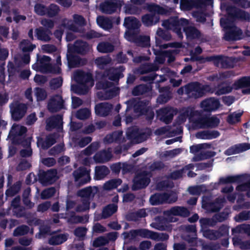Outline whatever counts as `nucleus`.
I'll use <instances>...</instances> for the list:
<instances>
[{
  "label": "nucleus",
  "mask_w": 250,
  "mask_h": 250,
  "mask_svg": "<svg viewBox=\"0 0 250 250\" xmlns=\"http://www.w3.org/2000/svg\"><path fill=\"white\" fill-rule=\"evenodd\" d=\"M147 9L150 12L142 16L141 20L143 24L147 27L156 24L160 21V15L167 13V10L164 7L155 3L147 4Z\"/></svg>",
  "instance_id": "f257e3e1"
},
{
  "label": "nucleus",
  "mask_w": 250,
  "mask_h": 250,
  "mask_svg": "<svg viewBox=\"0 0 250 250\" xmlns=\"http://www.w3.org/2000/svg\"><path fill=\"white\" fill-rule=\"evenodd\" d=\"M211 89V87L209 85H202L197 82L188 83L185 86L186 93L188 95L191 93L195 98L203 97L207 93L210 92Z\"/></svg>",
  "instance_id": "f03ea898"
},
{
  "label": "nucleus",
  "mask_w": 250,
  "mask_h": 250,
  "mask_svg": "<svg viewBox=\"0 0 250 250\" xmlns=\"http://www.w3.org/2000/svg\"><path fill=\"white\" fill-rule=\"evenodd\" d=\"M188 20L184 18L179 19L174 17L165 20L162 23L163 26L167 30H171L179 36H182V27L188 24Z\"/></svg>",
  "instance_id": "7ed1b4c3"
},
{
  "label": "nucleus",
  "mask_w": 250,
  "mask_h": 250,
  "mask_svg": "<svg viewBox=\"0 0 250 250\" xmlns=\"http://www.w3.org/2000/svg\"><path fill=\"white\" fill-rule=\"evenodd\" d=\"M127 107L126 111L133 108L135 113L140 115H143L148 112L150 101L145 99L143 100H137L135 99H130L126 102Z\"/></svg>",
  "instance_id": "20e7f679"
},
{
  "label": "nucleus",
  "mask_w": 250,
  "mask_h": 250,
  "mask_svg": "<svg viewBox=\"0 0 250 250\" xmlns=\"http://www.w3.org/2000/svg\"><path fill=\"white\" fill-rule=\"evenodd\" d=\"M124 25L126 28L125 34L127 38H129L130 37H134L135 34L139 32L141 24L136 18L128 17L125 18Z\"/></svg>",
  "instance_id": "39448f33"
},
{
  "label": "nucleus",
  "mask_w": 250,
  "mask_h": 250,
  "mask_svg": "<svg viewBox=\"0 0 250 250\" xmlns=\"http://www.w3.org/2000/svg\"><path fill=\"white\" fill-rule=\"evenodd\" d=\"M38 178L42 185H51L58 179L57 171L56 169H50L47 171L40 169L38 173Z\"/></svg>",
  "instance_id": "423d86ee"
},
{
  "label": "nucleus",
  "mask_w": 250,
  "mask_h": 250,
  "mask_svg": "<svg viewBox=\"0 0 250 250\" xmlns=\"http://www.w3.org/2000/svg\"><path fill=\"white\" fill-rule=\"evenodd\" d=\"M124 4V0H106L101 6V11L106 14H112L120 10Z\"/></svg>",
  "instance_id": "0eeeda50"
},
{
  "label": "nucleus",
  "mask_w": 250,
  "mask_h": 250,
  "mask_svg": "<svg viewBox=\"0 0 250 250\" xmlns=\"http://www.w3.org/2000/svg\"><path fill=\"white\" fill-rule=\"evenodd\" d=\"M10 108L12 118L15 121H18L22 118L27 111L26 105L18 101L12 103Z\"/></svg>",
  "instance_id": "6e6552de"
},
{
  "label": "nucleus",
  "mask_w": 250,
  "mask_h": 250,
  "mask_svg": "<svg viewBox=\"0 0 250 250\" xmlns=\"http://www.w3.org/2000/svg\"><path fill=\"white\" fill-rule=\"evenodd\" d=\"M75 181L78 187H81L89 183L91 180L89 172L85 167H80L73 172Z\"/></svg>",
  "instance_id": "1a4fd4ad"
},
{
  "label": "nucleus",
  "mask_w": 250,
  "mask_h": 250,
  "mask_svg": "<svg viewBox=\"0 0 250 250\" xmlns=\"http://www.w3.org/2000/svg\"><path fill=\"white\" fill-rule=\"evenodd\" d=\"M150 179L145 172H140L134 177L133 180L132 190L136 191L146 188L149 184Z\"/></svg>",
  "instance_id": "9d476101"
},
{
  "label": "nucleus",
  "mask_w": 250,
  "mask_h": 250,
  "mask_svg": "<svg viewBox=\"0 0 250 250\" xmlns=\"http://www.w3.org/2000/svg\"><path fill=\"white\" fill-rule=\"evenodd\" d=\"M228 14V17L232 20L241 19L243 20H249L250 19V14L236 7L228 4L226 8Z\"/></svg>",
  "instance_id": "9b49d317"
},
{
  "label": "nucleus",
  "mask_w": 250,
  "mask_h": 250,
  "mask_svg": "<svg viewBox=\"0 0 250 250\" xmlns=\"http://www.w3.org/2000/svg\"><path fill=\"white\" fill-rule=\"evenodd\" d=\"M220 119L216 116H203L198 118L196 123L201 128H215L218 126Z\"/></svg>",
  "instance_id": "f8f14e48"
},
{
  "label": "nucleus",
  "mask_w": 250,
  "mask_h": 250,
  "mask_svg": "<svg viewBox=\"0 0 250 250\" xmlns=\"http://www.w3.org/2000/svg\"><path fill=\"white\" fill-rule=\"evenodd\" d=\"M64 108V101L61 96L56 94L49 99L47 109L50 112L56 113Z\"/></svg>",
  "instance_id": "ddd939ff"
},
{
  "label": "nucleus",
  "mask_w": 250,
  "mask_h": 250,
  "mask_svg": "<svg viewBox=\"0 0 250 250\" xmlns=\"http://www.w3.org/2000/svg\"><path fill=\"white\" fill-rule=\"evenodd\" d=\"M221 104L219 99L215 97L208 98L202 101L201 107L206 112H211L217 110Z\"/></svg>",
  "instance_id": "4468645a"
},
{
  "label": "nucleus",
  "mask_w": 250,
  "mask_h": 250,
  "mask_svg": "<svg viewBox=\"0 0 250 250\" xmlns=\"http://www.w3.org/2000/svg\"><path fill=\"white\" fill-rule=\"evenodd\" d=\"M74 52H70L67 50L66 55L68 66L70 68L79 67L86 64L87 60L74 55Z\"/></svg>",
  "instance_id": "2eb2a0df"
},
{
  "label": "nucleus",
  "mask_w": 250,
  "mask_h": 250,
  "mask_svg": "<svg viewBox=\"0 0 250 250\" xmlns=\"http://www.w3.org/2000/svg\"><path fill=\"white\" fill-rule=\"evenodd\" d=\"M234 90L250 87L242 90L243 94H250V76H243L234 81L233 83Z\"/></svg>",
  "instance_id": "dca6fc26"
},
{
  "label": "nucleus",
  "mask_w": 250,
  "mask_h": 250,
  "mask_svg": "<svg viewBox=\"0 0 250 250\" xmlns=\"http://www.w3.org/2000/svg\"><path fill=\"white\" fill-rule=\"evenodd\" d=\"M74 80L82 86H85L89 83H93L92 75L90 73L85 72L82 70L75 72L74 76Z\"/></svg>",
  "instance_id": "f3484780"
},
{
  "label": "nucleus",
  "mask_w": 250,
  "mask_h": 250,
  "mask_svg": "<svg viewBox=\"0 0 250 250\" xmlns=\"http://www.w3.org/2000/svg\"><path fill=\"white\" fill-rule=\"evenodd\" d=\"M89 45L86 42L77 40L74 44L68 48L70 52H74L81 55H85L89 51Z\"/></svg>",
  "instance_id": "a211bd4d"
},
{
  "label": "nucleus",
  "mask_w": 250,
  "mask_h": 250,
  "mask_svg": "<svg viewBox=\"0 0 250 250\" xmlns=\"http://www.w3.org/2000/svg\"><path fill=\"white\" fill-rule=\"evenodd\" d=\"M164 214L167 216L174 215L187 217L190 215V212L186 207L175 206L165 210L164 212Z\"/></svg>",
  "instance_id": "6ab92c4d"
},
{
  "label": "nucleus",
  "mask_w": 250,
  "mask_h": 250,
  "mask_svg": "<svg viewBox=\"0 0 250 250\" xmlns=\"http://www.w3.org/2000/svg\"><path fill=\"white\" fill-rule=\"evenodd\" d=\"M125 69V67L123 65L115 68H111L107 70L106 75L109 80L118 82L120 79L124 77L123 72Z\"/></svg>",
  "instance_id": "aec40b11"
},
{
  "label": "nucleus",
  "mask_w": 250,
  "mask_h": 250,
  "mask_svg": "<svg viewBox=\"0 0 250 250\" xmlns=\"http://www.w3.org/2000/svg\"><path fill=\"white\" fill-rule=\"evenodd\" d=\"M113 106L108 103H101L96 104L95 106V114L100 117H106L109 115Z\"/></svg>",
  "instance_id": "412c9836"
},
{
  "label": "nucleus",
  "mask_w": 250,
  "mask_h": 250,
  "mask_svg": "<svg viewBox=\"0 0 250 250\" xmlns=\"http://www.w3.org/2000/svg\"><path fill=\"white\" fill-rule=\"evenodd\" d=\"M242 31L241 29L234 25L227 30L224 39L227 41H238L242 39Z\"/></svg>",
  "instance_id": "4be33fe9"
},
{
  "label": "nucleus",
  "mask_w": 250,
  "mask_h": 250,
  "mask_svg": "<svg viewBox=\"0 0 250 250\" xmlns=\"http://www.w3.org/2000/svg\"><path fill=\"white\" fill-rule=\"evenodd\" d=\"M160 120L165 124L168 125L171 123L174 115V110L171 107L161 108L159 111Z\"/></svg>",
  "instance_id": "5701e85b"
},
{
  "label": "nucleus",
  "mask_w": 250,
  "mask_h": 250,
  "mask_svg": "<svg viewBox=\"0 0 250 250\" xmlns=\"http://www.w3.org/2000/svg\"><path fill=\"white\" fill-rule=\"evenodd\" d=\"M112 154L110 148L103 149L97 152L93 157L96 163H104L110 160Z\"/></svg>",
  "instance_id": "b1692460"
},
{
  "label": "nucleus",
  "mask_w": 250,
  "mask_h": 250,
  "mask_svg": "<svg viewBox=\"0 0 250 250\" xmlns=\"http://www.w3.org/2000/svg\"><path fill=\"white\" fill-rule=\"evenodd\" d=\"M56 142L54 136L53 134H49L47 135L45 139L39 137L37 138V144L39 147H41L42 149L46 150Z\"/></svg>",
  "instance_id": "393cba45"
},
{
  "label": "nucleus",
  "mask_w": 250,
  "mask_h": 250,
  "mask_svg": "<svg viewBox=\"0 0 250 250\" xmlns=\"http://www.w3.org/2000/svg\"><path fill=\"white\" fill-rule=\"evenodd\" d=\"M250 149V144L241 143L232 146L225 151L227 156L238 154Z\"/></svg>",
  "instance_id": "a878e982"
},
{
  "label": "nucleus",
  "mask_w": 250,
  "mask_h": 250,
  "mask_svg": "<svg viewBox=\"0 0 250 250\" xmlns=\"http://www.w3.org/2000/svg\"><path fill=\"white\" fill-rule=\"evenodd\" d=\"M62 117L60 115H57L52 118L47 122L46 129L47 130H51L56 128L59 130L62 129Z\"/></svg>",
  "instance_id": "bb28decb"
},
{
  "label": "nucleus",
  "mask_w": 250,
  "mask_h": 250,
  "mask_svg": "<svg viewBox=\"0 0 250 250\" xmlns=\"http://www.w3.org/2000/svg\"><path fill=\"white\" fill-rule=\"evenodd\" d=\"M131 239H134L137 236L153 240L154 231L146 229H139L130 230Z\"/></svg>",
  "instance_id": "cd10ccee"
},
{
  "label": "nucleus",
  "mask_w": 250,
  "mask_h": 250,
  "mask_svg": "<svg viewBox=\"0 0 250 250\" xmlns=\"http://www.w3.org/2000/svg\"><path fill=\"white\" fill-rule=\"evenodd\" d=\"M128 39L132 41L138 46L147 47L150 45V37L148 36H138V33H136L134 37H130Z\"/></svg>",
  "instance_id": "c85d7f7f"
},
{
  "label": "nucleus",
  "mask_w": 250,
  "mask_h": 250,
  "mask_svg": "<svg viewBox=\"0 0 250 250\" xmlns=\"http://www.w3.org/2000/svg\"><path fill=\"white\" fill-rule=\"evenodd\" d=\"M169 197L167 193H156L152 195L149 199L151 205L155 206L166 203Z\"/></svg>",
  "instance_id": "c756f323"
},
{
  "label": "nucleus",
  "mask_w": 250,
  "mask_h": 250,
  "mask_svg": "<svg viewBox=\"0 0 250 250\" xmlns=\"http://www.w3.org/2000/svg\"><path fill=\"white\" fill-rule=\"evenodd\" d=\"M244 180V176L243 175H236L233 176H228L226 177H221L219 179V183L220 184H227L230 183H241Z\"/></svg>",
  "instance_id": "7c9ffc66"
},
{
  "label": "nucleus",
  "mask_w": 250,
  "mask_h": 250,
  "mask_svg": "<svg viewBox=\"0 0 250 250\" xmlns=\"http://www.w3.org/2000/svg\"><path fill=\"white\" fill-rule=\"evenodd\" d=\"M223 199L218 198L214 202L207 203L205 208L210 212H218L223 207Z\"/></svg>",
  "instance_id": "2f4dec72"
},
{
  "label": "nucleus",
  "mask_w": 250,
  "mask_h": 250,
  "mask_svg": "<svg viewBox=\"0 0 250 250\" xmlns=\"http://www.w3.org/2000/svg\"><path fill=\"white\" fill-rule=\"evenodd\" d=\"M184 31L187 37L189 39H198L201 37V33L194 26H188L184 27Z\"/></svg>",
  "instance_id": "473e14b6"
},
{
  "label": "nucleus",
  "mask_w": 250,
  "mask_h": 250,
  "mask_svg": "<svg viewBox=\"0 0 250 250\" xmlns=\"http://www.w3.org/2000/svg\"><path fill=\"white\" fill-rule=\"evenodd\" d=\"M157 70V68L154 64L145 62L141 64L140 66L137 68L136 72L138 74L143 75L151 72L155 71Z\"/></svg>",
  "instance_id": "72a5a7b5"
},
{
  "label": "nucleus",
  "mask_w": 250,
  "mask_h": 250,
  "mask_svg": "<svg viewBox=\"0 0 250 250\" xmlns=\"http://www.w3.org/2000/svg\"><path fill=\"white\" fill-rule=\"evenodd\" d=\"M51 31L48 29L39 27L36 29V36L39 40L48 42L50 40L49 34Z\"/></svg>",
  "instance_id": "f704fd0d"
},
{
  "label": "nucleus",
  "mask_w": 250,
  "mask_h": 250,
  "mask_svg": "<svg viewBox=\"0 0 250 250\" xmlns=\"http://www.w3.org/2000/svg\"><path fill=\"white\" fill-rule=\"evenodd\" d=\"M98 25L105 30H108L112 28L113 22L112 21L103 16H99L97 19Z\"/></svg>",
  "instance_id": "c9c22d12"
},
{
  "label": "nucleus",
  "mask_w": 250,
  "mask_h": 250,
  "mask_svg": "<svg viewBox=\"0 0 250 250\" xmlns=\"http://www.w3.org/2000/svg\"><path fill=\"white\" fill-rule=\"evenodd\" d=\"M88 219V217L86 215L84 216L76 215L74 211H71L69 212L67 221L70 224H79L87 222Z\"/></svg>",
  "instance_id": "e433bc0d"
},
{
  "label": "nucleus",
  "mask_w": 250,
  "mask_h": 250,
  "mask_svg": "<svg viewBox=\"0 0 250 250\" xmlns=\"http://www.w3.org/2000/svg\"><path fill=\"white\" fill-rule=\"evenodd\" d=\"M118 210L117 205L114 204H110L104 207L102 210V218L106 219L111 216Z\"/></svg>",
  "instance_id": "4c0bfd02"
},
{
  "label": "nucleus",
  "mask_w": 250,
  "mask_h": 250,
  "mask_svg": "<svg viewBox=\"0 0 250 250\" xmlns=\"http://www.w3.org/2000/svg\"><path fill=\"white\" fill-rule=\"evenodd\" d=\"M110 171L105 166H97L95 167V179L100 180L109 174Z\"/></svg>",
  "instance_id": "58836bf2"
},
{
  "label": "nucleus",
  "mask_w": 250,
  "mask_h": 250,
  "mask_svg": "<svg viewBox=\"0 0 250 250\" xmlns=\"http://www.w3.org/2000/svg\"><path fill=\"white\" fill-rule=\"evenodd\" d=\"M151 90L149 85L140 84L135 86L132 90V94L134 96H140L148 92Z\"/></svg>",
  "instance_id": "ea45409f"
},
{
  "label": "nucleus",
  "mask_w": 250,
  "mask_h": 250,
  "mask_svg": "<svg viewBox=\"0 0 250 250\" xmlns=\"http://www.w3.org/2000/svg\"><path fill=\"white\" fill-rule=\"evenodd\" d=\"M160 92H164V93L160 94L157 97V102L159 104L167 103L171 98L170 92L166 87L162 88Z\"/></svg>",
  "instance_id": "a19ab883"
},
{
  "label": "nucleus",
  "mask_w": 250,
  "mask_h": 250,
  "mask_svg": "<svg viewBox=\"0 0 250 250\" xmlns=\"http://www.w3.org/2000/svg\"><path fill=\"white\" fill-rule=\"evenodd\" d=\"M224 84H225V82H222L217 85V90L215 92V95L220 96L228 94L231 92L232 90L234 89L233 84L230 86L228 83V85L223 86L222 85Z\"/></svg>",
  "instance_id": "79ce46f5"
},
{
  "label": "nucleus",
  "mask_w": 250,
  "mask_h": 250,
  "mask_svg": "<svg viewBox=\"0 0 250 250\" xmlns=\"http://www.w3.org/2000/svg\"><path fill=\"white\" fill-rule=\"evenodd\" d=\"M67 237L64 234H59L52 236L49 239L48 243L51 245H58L67 240Z\"/></svg>",
  "instance_id": "37998d69"
},
{
  "label": "nucleus",
  "mask_w": 250,
  "mask_h": 250,
  "mask_svg": "<svg viewBox=\"0 0 250 250\" xmlns=\"http://www.w3.org/2000/svg\"><path fill=\"white\" fill-rule=\"evenodd\" d=\"M21 187V182L20 181H17L11 187L5 191V194L7 197H13L17 194L20 190Z\"/></svg>",
  "instance_id": "c03bdc74"
},
{
  "label": "nucleus",
  "mask_w": 250,
  "mask_h": 250,
  "mask_svg": "<svg viewBox=\"0 0 250 250\" xmlns=\"http://www.w3.org/2000/svg\"><path fill=\"white\" fill-rule=\"evenodd\" d=\"M122 183V180L121 179H111L104 183L103 188L105 190H110L116 188Z\"/></svg>",
  "instance_id": "a18cd8bd"
},
{
  "label": "nucleus",
  "mask_w": 250,
  "mask_h": 250,
  "mask_svg": "<svg viewBox=\"0 0 250 250\" xmlns=\"http://www.w3.org/2000/svg\"><path fill=\"white\" fill-rule=\"evenodd\" d=\"M97 49L101 53H109L113 51L114 46L108 42H101L98 44Z\"/></svg>",
  "instance_id": "49530a36"
},
{
  "label": "nucleus",
  "mask_w": 250,
  "mask_h": 250,
  "mask_svg": "<svg viewBox=\"0 0 250 250\" xmlns=\"http://www.w3.org/2000/svg\"><path fill=\"white\" fill-rule=\"evenodd\" d=\"M243 114V111H239L238 112H234L229 114L227 119V122L231 125H234L241 121V117Z\"/></svg>",
  "instance_id": "de8ad7c7"
},
{
  "label": "nucleus",
  "mask_w": 250,
  "mask_h": 250,
  "mask_svg": "<svg viewBox=\"0 0 250 250\" xmlns=\"http://www.w3.org/2000/svg\"><path fill=\"white\" fill-rule=\"evenodd\" d=\"M92 193V189L91 186L85 188L78 191L77 195L82 197V199L90 200V196Z\"/></svg>",
  "instance_id": "09e8293b"
},
{
  "label": "nucleus",
  "mask_w": 250,
  "mask_h": 250,
  "mask_svg": "<svg viewBox=\"0 0 250 250\" xmlns=\"http://www.w3.org/2000/svg\"><path fill=\"white\" fill-rule=\"evenodd\" d=\"M124 11L126 14L136 15L139 14L141 9L132 4H125L124 6Z\"/></svg>",
  "instance_id": "8fccbe9b"
},
{
  "label": "nucleus",
  "mask_w": 250,
  "mask_h": 250,
  "mask_svg": "<svg viewBox=\"0 0 250 250\" xmlns=\"http://www.w3.org/2000/svg\"><path fill=\"white\" fill-rule=\"evenodd\" d=\"M139 129L137 127L128 128L126 131V137L131 142L134 143L136 139Z\"/></svg>",
  "instance_id": "3c124183"
},
{
  "label": "nucleus",
  "mask_w": 250,
  "mask_h": 250,
  "mask_svg": "<svg viewBox=\"0 0 250 250\" xmlns=\"http://www.w3.org/2000/svg\"><path fill=\"white\" fill-rule=\"evenodd\" d=\"M20 47L23 52H28L32 51L36 46L31 43L29 40H23L20 43Z\"/></svg>",
  "instance_id": "603ef678"
},
{
  "label": "nucleus",
  "mask_w": 250,
  "mask_h": 250,
  "mask_svg": "<svg viewBox=\"0 0 250 250\" xmlns=\"http://www.w3.org/2000/svg\"><path fill=\"white\" fill-rule=\"evenodd\" d=\"M28 226L22 225L18 227L14 231L13 235L15 236H22L27 234L29 231Z\"/></svg>",
  "instance_id": "864d4df0"
},
{
  "label": "nucleus",
  "mask_w": 250,
  "mask_h": 250,
  "mask_svg": "<svg viewBox=\"0 0 250 250\" xmlns=\"http://www.w3.org/2000/svg\"><path fill=\"white\" fill-rule=\"evenodd\" d=\"M98 98L101 100H106L113 98L115 96V91L109 90L105 92H98L97 93Z\"/></svg>",
  "instance_id": "5fc2aeb1"
},
{
  "label": "nucleus",
  "mask_w": 250,
  "mask_h": 250,
  "mask_svg": "<svg viewBox=\"0 0 250 250\" xmlns=\"http://www.w3.org/2000/svg\"><path fill=\"white\" fill-rule=\"evenodd\" d=\"M59 11V7L55 4L52 3L47 7L46 15L50 18H52L56 16Z\"/></svg>",
  "instance_id": "6e6d98bb"
},
{
  "label": "nucleus",
  "mask_w": 250,
  "mask_h": 250,
  "mask_svg": "<svg viewBox=\"0 0 250 250\" xmlns=\"http://www.w3.org/2000/svg\"><path fill=\"white\" fill-rule=\"evenodd\" d=\"M153 53L156 55V61L160 64L164 63L166 60V51L153 48Z\"/></svg>",
  "instance_id": "4d7b16f0"
},
{
  "label": "nucleus",
  "mask_w": 250,
  "mask_h": 250,
  "mask_svg": "<svg viewBox=\"0 0 250 250\" xmlns=\"http://www.w3.org/2000/svg\"><path fill=\"white\" fill-rule=\"evenodd\" d=\"M100 147V144L98 142L92 143L84 150V154L85 155L89 156L96 151Z\"/></svg>",
  "instance_id": "13d9d810"
},
{
  "label": "nucleus",
  "mask_w": 250,
  "mask_h": 250,
  "mask_svg": "<svg viewBox=\"0 0 250 250\" xmlns=\"http://www.w3.org/2000/svg\"><path fill=\"white\" fill-rule=\"evenodd\" d=\"M63 79L61 76L53 78L49 82V85L52 89H57L62 86Z\"/></svg>",
  "instance_id": "bf43d9fd"
},
{
  "label": "nucleus",
  "mask_w": 250,
  "mask_h": 250,
  "mask_svg": "<svg viewBox=\"0 0 250 250\" xmlns=\"http://www.w3.org/2000/svg\"><path fill=\"white\" fill-rule=\"evenodd\" d=\"M156 34L158 37L165 41H169L171 39L170 33L167 30H165L161 28H158Z\"/></svg>",
  "instance_id": "052dcab7"
},
{
  "label": "nucleus",
  "mask_w": 250,
  "mask_h": 250,
  "mask_svg": "<svg viewBox=\"0 0 250 250\" xmlns=\"http://www.w3.org/2000/svg\"><path fill=\"white\" fill-rule=\"evenodd\" d=\"M35 95L37 101H44L47 96L46 90L41 87H36L35 88Z\"/></svg>",
  "instance_id": "680f3d73"
},
{
  "label": "nucleus",
  "mask_w": 250,
  "mask_h": 250,
  "mask_svg": "<svg viewBox=\"0 0 250 250\" xmlns=\"http://www.w3.org/2000/svg\"><path fill=\"white\" fill-rule=\"evenodd\" d=\"M56 191L55 188L53 187L44 189L41 192V198L43 200L49 199L55 195Z\"/></svg>",
  "instance_id": "e2e57ef3"
},
{
  "label": "nucleus",
  "mask_w": 250,
  "mask_h": 250,
  "mask_svg": "<svg viewBox=\"0 0 250 250\" xmlns=\"http://www.w3.org/2000/svg\"><path fill=\"white\" fill-rule=\"evenodd\" d=\"M229 212L228 209L225 208L222 211L216 214L213 218L216 221L222 222L226 220L229 216Z\"/></svg>",
  "instance_id": "0e129e2a"
},
{
  "label": "nucleus",
  "mask_w": 250,
  "mask_h": 250,
  "mask_svg": "<svg viewBox=\"0 0 250 250\" xmlns=\"http://www.w3.org/2000/svg\"><path fill=\"white\" fill-rule=\"evenodd\" d=\"M90 200L87 199H82V204L78 205L76 211L78 212H84L89 209Z\"/></svg>",
  "instance_id": "69168bd1"
},
{
  "label": "nucleus",
  "mask_w": 250,
  "mask_h": 250,
  "mask_svg": "<svg viewBox=\"0 0 250 250\" xmlns=\"http://www.w3.org/2000/svg\"><path fill=\"white\" fill-rule=\"evenodd\" d=\"M230 76L231 73L229 71L222 72L219 73L218 75L216 74L210 76V80L218 81L229 78Z\"/></svg>",
  "instance_id": "338daca9"
},
{
  "label": "nucleus",
  "mask_w": 250,
  "mask_h": 250,
  "mask_svg": "<svg viewBox=\"0 0 250 250\" xmlns=\"http://www.w3.org/2000/svg\"><path fill=\"white\" fill-rule=\"evenodd\" d=\"M47 7L42 4L37 3L34 6V10L35 13L38 15H46Z\"/></svg>",
  "instance_id": "774afa93"
}]
</instances>
